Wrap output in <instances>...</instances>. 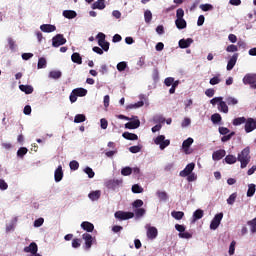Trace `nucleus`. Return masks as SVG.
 <instances>
[{"instance_id":"f257e3e1","label":"nucleus","mask_w":256,"mask_h":256,"mask_svg":"<svg viewBox=\"0 0 256 256\" xmlns=\"http://www.w3.org/2000/svg\"><path fill=\"white\" fill-rule=\"evenodd\" d=\"M251 150L249 147L244 148L240 154H238V161L240 162L241 169H245L248 163H251Z\"/></svg>"},{"instance_id":"f03ea898","label":"nucleus","mask_w":256,"mask_h":256,"mask_svg":"<svg viewBox=\"0 0 256 256\" xmlns=\"http://www.w3.org/2000/svg\"><path fill=\"white\" fill-rule=\"evenodd\" d=\"M87 95V89L85 88H75L70 94V102L75 103L77 97H85Z\"/></svg>"},{"instance_id":"7ed1b4c3","label":"nucleus","mask_w":256,"mask_h":256,"mask_svg":"<svg viewBox=\"0 0 256 256\" xmlns=\"http://www.w3.org/2000/svg\"><path fill=\"white\" fill-rule=\"evenodd\" d=\"M155 145H159L161 151L167 149L171 145V140L165 139V135H159L154 139Z\"/></svg>"},{"instance_id":"20e7f679","label":"nucleus","mask_w":256,"mask_h":256,"mask_svg":"<svg viewBox=\"0 0 256 256\" xmlns=\"http://www.w3.org/2000/svg\"><path fill=\"white\" fill-rule=\"evenodd\" d=\"M114 217L116 219H119V221H127V219H133L135 217V213L117 211V212H115Z\"/></svg>"},{"instance_id":"39448f33","label":"nucleus","mask_w":256,"mask_h":256,"mask_svg":"<svg viewBox=\"0 0 256 256\" xmlns=\"http://www.w3.org/2000/svg\"><path fill=\"white\" fill-rule=\"evenodd\" d=\"M67 43V39L63 36V34H57L52 38V45L54 47H61V45H65Z\"/></svg>"},{"instance_id":"423d86ee","label":"nucleus","mask_w":256,"mask_h":256,"mask_svg":"<svg viewBox=\"0 0 256 256\" xmlns=\"http://www.w3.org/2000/svg\"><path fill=\"white\" fill-rule=\"evenodd\" d=\"M222 219H223V213L216 214L210 223V229L215 231V229H217L219 225H221Z\"/></svg>"},{"instance_id":"0eeeda50","label":"nucleus","mask_w":256,"mask_h":256,"mask_svg":"<svg viewBox=\"0 0 256 256\" xmlns=\"http://www.w3.org/2000/svg\"><path fill=\"white\" fill-rule=\"evenodd\" d=\"M244 85H250L253 89V86L256 85V74H247L243 78Z\"/></svg>"},{"instance_id":"6e6552de","label":"nucleus","mask_w":256,"mask_h":256,"mask_svg":"<svg viewBox=\"0 0 256 256\" xmlns=\"http://www.w3.org/2000/svg\"><path fill=\"white\" fill-rule=\"evenodd\" d=\"M256 129V120L253 118H248L245 122V131L246 133H251Z\"/></svg>"},{"instance_id":"1a4fd4ad","label":"nucleus","mask_w":256,"mask_h":256,"mask_svg":"<svg viewBox=\"0 0 256 256\" xmlns=\"http://www.w3.org/2000/svg\"><path fill=\"white\" fill-rule=\"evenodd\" d=\"M37 251H39V247L35 242H32L29 246L24 247V253H31L30 255H35Z\"/></svg>"},{"instance_id":"9d476101","label":"nucleus","mask_w":256,"mask_h":256,"mask_svg":"<svg viewBox=\"0 0 256 256\" xmlns=\"http://www.w3.org/2000/svg\"><path fill=\"white\" fill-rule=\"evenodd\" d=\"M193 169H195V163L188 164L185 169L180 172V177H188V175L193 173Z\"/></svg>"},{"instance_id":"9b49d317","label":"nucleus","mask_w":256,"mask_h":256,"mask_svg":"<svg viewBox=\"0 0 256 256\" xmlns=\"http://www.w3.org/2000/svg\"><path fill=\"white\" fill-rule=\"evenodd\" d=\"M239 58V54L235 53L233 56L229 59L227 64V71H231L233 67L237 64V59Z\"/></svg>"},{"instance_id":"f8f14e48","label":"nucleus","mask_w":256,"mask_h":256,"mask_svg":"<svg viewBox=\"0 0 256 256\" xmlns=\"http://www.w3.org/2000/svg\"><path fill=\"white\" fill-rule=\"evenodd\" d=\"M191 43H193V38L181 39L179 40V47L180 49H187L191 47Z\"/></svg>"},{"instance_id":"ddd939ff","label":"nucleus","mask_w":256,"mask_h":256,"mask_svg":"<svg viewBox=\"0 0 256 256\" xmlns=\"http://www.w3.org/2000/svg\"><path fill=\"white\" fill-rule=\"evenodd\" d=\"M82 238L85 241L86 249H91V246L93 245V236H91L89 233H84Z\"/></svg>"},{"instance_id":"4468645a","label":"nucleus","mask_w":256,"mask_h":256,"mask_svg":"<svg viewBox=\"0 0 256 256\" xmlns=\"http://www.w3.org/2000/svg\"><path fill=\"white\" fill-rule=\"evenodd\" d=\"M225 155H227V152L225 150H218L213 152L212 159L213 161H221V159H223Z\"/></svg>"},{"instance_id":"2eb2a0df","label":"nucleus","mask_w":256,"mask_h":256,"mask_svg":"<svg viewBox=\"0 0 256 256\" xmlns=\"http://www.w3.org/2000/svg\"><path fill=\"white\" fill-rule=\"evenodd\" d=\"M141 127V121L139 119L130 121L125 124V129H139Z\"/></svg>"},{"instance_id":"dca6fc26","label":"nucleus","mask_w":256,"mask_h":256,"mask_svg":"<svg viewBox=\"0 0 256 256\" xmlns=\"http://www.w3.org/2000/svg\"><path fill=\"white\" fill-rule=\"evenodd\" d=\"M54 179L56 183H59V181H62L63 179V166L59 165L57 169L54 172Z\"/></svg>"},{"instance_id":"f3484780","label":"nucleus","mask_w":256,"mask_h":256,"mask_svg":"<svg viewBox=\"0 0 256 256\" xmlns=\"http://www.w3.org/2000/svg\"><path fill=\"white\" fill-rule=\"evenodd\" d=\"M193 138L189 137L186 140L183 141L182 143V149L184 150V153H186V155L189 154V147H191V145H193Z\"/></svg>"},{"instance_id":"a211bd4d","label":"nucleus","mask_w":256,"mask_h":256,"mask_svg":"<svg viewBox=\"0 0 256 256\" xmlns=\"http://www.w3.org/2000/svg\"><path fill=\"white\" fill-rule=\"evenodd\" d=\"M41 31H43V33H53V31L57 30V27H55V25H51V24H42L40 26Z\"/></svg>"},{"instance_id":"6ab92c4d","label":"nucleus","mask_w":256,"mask_h":256,"mask_svg":"<svg viewBox=\"0 0 256 256\" xmlns=\"http://www.w3.org/2000/svg\"><path fill=\"white\" fill-rule=\"evenodd\" d=\"M157 235H159V231L155 227H149L147 230L148 239H157Z\"/></svg>"},{"instance_id":"aec40b11","label":"nucleus","mask_w":256,"mask_h":256,"mask_svg":"<svg viewBox=\"0 0 256 256\" xmlns=\"http://www.w3.org/2000/svg\"><path fill=\"white\" fill-rule=\"evenodd\" d=\"M81 227L84 231H87L88 233H93V230L95 229V226L91 222H82Z\"/></svg>"},{"instance_id":"412c9836","label":"nucleus","mask_w":256,"mask_h":256,"mask_svg":"<svg viewBox=\"0 0 256 256\" xmlns=\"http://www.w3.org/2000/svg\"><path fill=\"white\" fill-rule=\"evenodd\" d=\"M122 137L124 139H127V141H137L139 139V136H137V134L130 132H124L122 134Z\"/></svg>"},{"instance_id":"4be33fe9","label":"nucleus","mask_w":256,"mask_h":256,"mask_svg":"<svg viewBox=\"0 0 256 256\" xmlns=\"http://www.w3.org/2000/svg\"><path fill=\"white\" fill-rule=\"evenodd\" d=\"M175 25L177 29H186L187 28V21L183 18H177L175 20Z\"/></svg>"},{"instance_id":"5701e85b","label":"nucleus","mask_w":256,"mask_h":256,"mask_svg":"<svg viewBox=\"0 0 256 256\" xmlns=\"http://www.w3.org/2000/svg\"><path fill=\"white\" fill-rule=\"evenodd\" d=\"M71 60L73 63H77V65H81L83 63V58L81 57V54L74 52L71 56Z\"/></svg>"},{"instance_id":"b1692460","label":"nucleus","mask_w":256,"mask_h":256,"mask_svg":"<svg viewBox=\"0 0 256 256\" xmlns=\"http://www.w3.org/2000/svg\"><path fill=\"white\" fill-rule=\"evenodd\" d=\"M171 216L173 217V219H176V221H181V219L185 217V212L174 210L171 212Z\"/></svg>"},{"instance_id":"393cba45","label":"nucleus","mask_w":256,"mask_h":256,"mask_svg":"<svg viewBox=\"0 0 256 256\" xmlns=\"http://www.w3.org/2000/svg\"><path fill=\"white\" fill-rule=\"evenodd\" d=\"M63 17H65L66 19H75V17H77V12H75L74 10H64Z\"/></svg>"},{"instance_id":"a878e982","label":"nucleus","mask_w":256,"mask_h":256,"mask_svg":"<svg viewBox=\"0 0 256 256\" xmlns=\"http://www.w3.org/2000/svg\"><path fill=\"white\" fill-rule=\"evenodd\" d=\"M20 91H23V93H26V95H31L33 93V86L31 85H20L19 86Z\"/></svg>"},{"instance_id":"bb28decb","label":"nucleus","mask_w":256,"mask_h":256,"mask_svg":"<svg viewBox=\"0 0 256 256\" xmlns=\"http://www.w3.org/2000/svg\"><path fill=\"white\" fill-rule=\"evenodd\" d=\"M88 197L91 199V201H98V199L101 197V191H92L88 194Z\"/></svg>"},{"instance_id":"cd10ccee","label":"nucleus","mask_w":256,"mask_h":256,"mask_svg":"<svg viewBox=\"0 0 256 256\" xmlns=\"http://www.w3.org/2000/svg\"><path fill=\"white\" fill-rule=\"evenodd\" d=\"M218 109L222 112V113H229V106H227V102L221 100L218 104Z\"/></svg>"},{"instance_id":"c85d7f7f","label":"nucleus","mask_w":256,"mask_h":256,"mask_svg":"<svg viewBox=\"0 0 256 256\" xmlns=\"http://www.w3.org/2000/svg\"><path fill=\"white\" fill-rule=\"evenodd\" d=\"M92 9H105V0H98L92 4Z\"/></svg>"},{"instance_id":"c756f323","label":"nucleus","mask_w":256,"mask_h":256,"mask_svg":"<svg viewBox=\"0 0 256 256\" xmlns=\"http://www.w3.org/2000/svg\"><path fill=\"white\" fill-rule=\"evenodd\" d=\"M62 75H63V74L61 73V71H59V70H53V71H50V72H49L48 77H49L50 79H61Z\"/></svg>"},{"instance_id":"7c9ffc66","label":"nucleus","mask_w":256,"mask_h":256,"mask_svg":"<svg viewBox=\"0 0 256 256\" xmlns=\"http://www.w3.org/2000/svg\"><path fill=\"white\" fill-rule=\"evenodd\" d=\"M204 212L202 209H197L193 213V221H199V219H203Z\"/></svg>"},{"instance_id":"2f4dec72","label":"nucleus","mask_w":256,"mask_h":256,"mask_svg":"<svg viewBox=\"0 0 256 256\" xmlns=\"http://www.w3.org/2000/svg\"><path fill=\"white\" fill-rule=\"evenodd\" d=\"M156 195L160 201H167V199H169V195H167L165 191H157Z\"/></svg>"},{"instance_id":"473e14b6","label":"nucleus","mask_w":256,"mask_h":256,"mask_svg":"<svg viewBox=\"0 0 256 256\" xmlns=\"http://www.w3.org/2000/svg\"><path fill=\"white\" fill-rule=\"evenodd\" d=\"M247 119L245 117H238V118H235L233 120V125L235 127L239 126V125H243V123H246Z\"/></svg>"},{"instance_id":"72a5a7b5","label":"nucleus","mask_w":256,"mask_h":256,"mask_svg":"<svg viewBox=\"0 0 256 256\" xmlns=\"http://www.w3.org/2000/svg\"><path fill=\"white\" fill-rule=\"evenodd\" d=\"M225 161L228 165H233V164L237 163V157H235L233 155H227L225 157Z\"/></svg>"},{"instance_id":"f704fd0d","label":"nucleus","mask_w":256,"mask_h":256,"mask_svg":"<svg viewBox=\"0 0 256 256\" xmlns=\"http://www.w3.org/2000/svg\"><path fill=\"white\" fill-rule=\"evenodd\" d=\"M247 225H249L251 233H256V217L248 221Z\"/></svg>"},{"instance_id":"c9c22d12","label":"nucleus","mask_w":256,"mask_h":256,"mask_svg":"<svg viewBox=\"0 0 256 256\" xmlns=\"http://www.w3.org/2000/svg\"><path fill=\"white\" fill-rule=\"evenodd\" d=\"M255 187H256L255 184L248 185L247 197H253V195H255V191H256Z\"/></svg>"},{"instance_id":"e433bc0d","label":"nucleus","mask_w":256,"mask_h":256,"mask_svg":"<svg viewBox=\"0 0 256 256\" xmlns=\"http://www.w3.org/2000/svg\"><path fill=\"white\" fill-rule=\"evenodd\" d=\"M86 120L85 114H77L74 118V123H84Z\"/></svg>"},{"instance_id":"4c0bfd02","label":"nucleus","mask_w":256,"mask_h":256,"mask_svg":"<svg viewBox=\"0 0 256 256\" xmlns=\"http://www.w3.org/2000/svg\"><path fill=\"white\" fill-rule=\"evenodd\" d=\"M221 114L215 113L211 116V121L214 123V125H217V123H221Z\"/></svg>"},{"instance_id":"58836bf2","label":"nucleus","mask_w":256,"mask_h":256,"mask_svg":"<svg viewBox=\"0 0 256 256\" xmlns=\"http://www.w3.org/2000/svg\"><path fill=\"white\" fill-rule=\"evenodd\" d=\"M143 105H145V102L143 101H138L134 104H130L127 106V109H139V107H143Z\"/></svg>"},{"instance_id":"ea45409f","label":"nucleus","mask_w":256,"mask_h":256,"mask_svg":"<svg viewBox=\"0 0 256 256\" xmlns=\"http://www.w3.org/2000/svg\"><path fill=\"white\" fill-rule=\"evenodd\" d=\"M45 67H47V60L44 57L39 58L37 68L45 69Z\"/></svg>"},{"instance_id":"a19ab883","label":"nucleus","mask_w":256,"mask_h":256,"mask_svg":"<svg viewBox=\"0 0 256 256\" xmlns=\"http://www.w3.org/2000/svg\"><path fill=\"white\" fill-rule=\"evenodd\" d=\"M29 150L25 147H21L18 151H17V156L20 157L21 159H23V157H25V155H27V152Z\"/></svg>"},{"instance_id":"79ce46f5","label":"nucleus","mask_w":256,"mask_h":256,"mask_svg":"<svg viewBox=\"0 0 256 256\" xmlns=\"http://www.w3.org/2000/svg\"><path fill=\"white\" fill-rule=\"evenodd\" d=\"M237 199V192L232 193L227 199L228 205H233Z\"/></svg>"},{"instance_id":"37998d69","label":"nucleus","mask_w":256,"mask_h":256,"mask_svg":"<svg viewBox=\"0 0 256 256\" xmlns=\"http://www.w3.org/2000/svg\"><path fill=\"white\" fill-rule=\"evenodd\" d=\"M226 51L227 53H236V51H239V47L237 45L231 44L227 46Z\"/></svg>"},{"instance_id":"c03bdc74","label":"nucleus","mask_w":256,"mask_h":256,"mask_svg":"<svg viewBox=\"0 0 256 256\" xmlns=\"http://www.w3.org/2000/svg\"><path fill=\"white\" fill-rule=\"evenodd\" d=\"M133 173V169L131 167H125L121 170V174L124 175V177H127L128 175H131Z\"/></svg>"},{"instance_id":"a18cd8bd","label":"nucleus","mask_w":256,"mask_h":256,"mask_svg":"<svg viewBox=\"0 0 256 256\" xmlns=\"http://www.w3.org/2000/svg\"><path fill=\"white\" fill-rule=\"evenodd\" d=\"M144 19L147 23H151V20L153 19V14L151 13V11L147 10L144 13Z\"/></svg>"},{"instance_id":"49530a36","label":"nucleus","mask_w":256,"mask_h":256,"mask_svg":"<svg viewBox=\"0 0 256 256\" xmlns=\"http://www.w3.org/2000/svg\"><path fill=\"white\" fill-rule=\"evenodd\" d=\"M84 172L87 173L89 179H93V177H95V172L93 171V169L91 167H86L84 169Z\"/></svg>"},{"instance_id":"de8ad7c7","label":"nucleus","mask_w":256,"mask_h":256,"mask_svg":"<svg viewBox=\"0 0 256 256\" xmlns=\"http://www.w3.org/2000/svg\"><path fill=\"white\" fill-rule=\"evenodd\" d=\"M226 103L227 105H237V103H239V100H237V98L227 97Z\"/></svg>"},{"instance_id":"09e8293b","label":"nucleus","mask_w":256,"mask_h":256,"mask_svg":"<svg viewBox=\"0 0 256 256\" xmlns=\"http://www.w3.org/2000/svg\"><path fill=\"white\" fill-rule=\"evenodd\" d=\"M132 193H143V187L139 186V184H134L132 186Z\"/></svg>"},{"instance_id":"8fccbe9b","label":"nucleus","mask_w":256,"mask_h":256,"mask_svg":"<svg viewBox=\"0 0 256 256\" xmlns=\"http://www.w3.org/2000/svg\"><path fill=\"white\" fill-rule=\"evenodd\" d=\"M69 165L71 171H77V169H79V162H77L76 160H72Z\"/></svg>"},{"instance_id":"3c124183","label":"nucleus","mask_w":256,"mask_h":256,"mask_svg":"<svg viewBox=\"0 0 256 256\" xmlns=\"http://www.w3.org/2000/svg\"><path fill=\"white\" fill-rule=\"evenodd\" d=\"M233 135H235V132H231L230 134H225L222 138L221 141L222 143H227V141H231V137H233Z\"/></svg>"},{"instance_id":"603ef678","label":"nucleus","mask_w":256,"mask_h":256,"mask_svg":"<svg viewBox=\"0 0 256 256\" xmlns=\"http://www.w3.org/2000/svg\"><path fill=\"white\" fill-rule=\"evenodd\" d=\"M72 247L74 249H79V247H81V239L76 238L72 240Z\"/></svg>"},{"instance_id":"864d4df0","label":"nucleus","mask_w":256,"mask_h":256,"mask_svg":"<svg viewBox=\"0 0 256 256\" xmlns=\"http://www.w3.org/2000/svg\"><path fill=\"white\" fill-rule=\"evenodd\" d=\"M136 217H143L145 215V209L144 208H136L134 211Z\"/></svg>"},{"instance_id":"5fc2aeb1","label":"nucleus","mask_w":256,"mask_h":256,"mask_svg":"<svg viewBox=\"0 0 256 256\" xmlns=\"http://www.w3.org/2000/svg\"><path fill=\"white\" fill-rule=\"evenodd\" d=\"M143 205V200L137 199L132 203V206L134 209H140V207Z\"/></svg>"},{"instance_id":"6e6d98bb","label":"nucleus","mask_w":256,"mask_h":256,"mask_svg":"<svg viewBox=\"0 0 256 256\" xmlns=\"http://www.w3.org/2000/svg\"><path fill=\"white\" fill-rule=\"evenodd\" d=\"M118 71H125L127 69V62L123 61L117 64Z\"/></svg>"},{"instance_id":"4d7b16f0","label":"nucleus","mask_w":256,"mask_h":256,"mask_svg":"<svg viewBox=\"0 0 256 256\" xmlns=\"http://www.w3.org/2000/svg\"><path fill=\"white\" fill-rule=\"evenodd\" d=\"M96 39H98V45H101L105 41V34L103 32L98 33Z\"/></svg>"},{"instance_id":"13d9d810","label":"nucleus","mask_w":256,"mask_h":256,"mask_svg":"<svg viewBox=\"0 0 256 256\" xmlns=\"http://www.w3.org/2000/svg\"><path fill=\"white\" fill-rule=\"evenodd\" d=\"M200 9L203 11H213V5L211 4H201Z\"/></svg>"},{"instance_id":"bf43d9fd","label":"nucleus","mask_w":256,"mask_h":256,"mask_svg":"<svg viewBox=\"0 0 256 256\" xmlns=\"http://www.w3.org/2000/svg\"><path fill=\"white\" fill-rule=\"evenodd\" d=\"M179 237L181 239H191L193 237V234L184 231L183 233H179Z\"/></svg>"},{"instance_id":"052dcab7","label":"nucleus","mask_w":256,"mask_h":256,"mask_svg":"<svg viewBox=\"0 0 256 256\" xmlns=\"http://www.w3.org/2000/svg\"><path fill=\"white\" fill-rule=\"evenodd\" d=\"M176 17L177 19H183V17H185V11L183 10V8L177 9Z\"/></svg>"},{"instance_id":"680f3d73","label":"nucleus","mask_w":256,"mask_h":256,"mask_svg":"<svg viewBox=\"0 0 256 256\" xmlns=\"http://www.w3.org/2000/svg\"><path fill=\"white\" fill-rule=\"evenodd\" d=\"M235 245H237V242L232 241L229 246V255H235Z\"/></svg>"},{"instance_id":"e2e57ef3","label":"nucleus","mask_w":256,"mask_h":256,"mask_svg":"<svg viewBox=\"0 0 256 256\" xmlns=\"http://www.w3.org/2000/svg\"><path fill=\"white\" fill-rule=\"evenodd\" d=\"M221 83V79H219V76H215L210 79V85H219Z\"/></svg>"},{"instance_id":"0e129e2a","label":"nucleus","mask_w":256,"mask_h":256,"mask_svg":"<svg viewBox=\"0 0 256 256\" xmlns=\"http://www.w3.org/2000/svg\"><path fill=\"white\" fill-rule=\"evenodd\" d=\"M8 45L11 51H15V47H17V45H15V40H13V38H8Z\"/></svg>"},{"instance_id":"69168bd1","label":"nucleus","mask_w":256,"mask_h":256,"mask_svg":"<svg viewBox=\"0 0 256 256\" xmlns=\"http://www.w3.org/2000/svg\"><path fill=\"white\" fill-rule=\"evenodd\" d=\"M99 47H101L103 49V51H109V42L105 41L102 42L101 44H98Z\"/></svg>"},{"instance_id":"338daca9","label":"nucleus","mask_w":256,"mask_h":256,"mask_svg":"<svg viewBox=\"0 0 256 256\" xmlns=\"http://www.w3.org/2000/svg\"><path fill=\"white\" fill-rule=\"evenodd\" d=\"M45 223V219L43 218H38L34 221V227H41Z\"/></svg>"},{"instance_id":"774afa93","label":"nucleus","mask_w":256,"mask_h":256,"mask_svg":"<svg viewBox=\"0 0 256 256\" xmlns=\"http://www.w3.org/2000/svg\"><path fill=\"white\" fill-rule=\"evenodd\" d=\"M129 151H130V153H139V151H141V148H140V146H131L129 148Z\"/></svg>"}]
</instances>
